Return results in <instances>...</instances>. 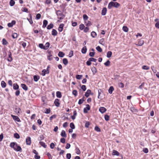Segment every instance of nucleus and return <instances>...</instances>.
<instances>
[{
  "label": "nucleus",
  "mask_w": 159,
  "mask_h": 159,
  "mask_svg": "<svg viewBox=\"0 0 159 159\" xmlns=\"http://www.w3.org/2000/svg\"><path fill=\"white\" fill-rule=\"evenodd\" d=\"M14 137L17 139H19L20 138V136L17 133H15L14 134Z\"/></svg>",
  "instance_id": "obj_47"
},
{
  "label": "nucleus",
  "mask_w": 159,
  "mask_h": 159,
  "mask_svg": "<svg viewBox=\"0 0 159 159\" xmlns=\"http://www.w3.org/2000/svg\"><path fill=\"white\" fill-rule=\"evenodd\" d=\"M75 150L76 153L77 154H80V150L79 148L77 147H76Z\"/></svg>",
  "instance_id": "obj_39"
},
{
  "label": "nucleus",
  "mask_w": 159,
  "mask_h": 159,
  "mask_svg": "<svg viewBox=\"0 0 159 159\" xmlns=\"http://www.w3.org/2000/svg\"><path fill=\"white\" fill-rule=\"evenodd\" d=\"M114 7L116 8H118L120 6V3H118L117 2H114V4L113 5Z\"/></svg>",
  "instance_id": "obj_36"
},
{
  "label": "nucleus",
  "mask_w": 159,
  "mask_h": 159,
  "mask_svg": "<svg viewBox=\"0 0 159 159\" xmlns=\"http://www.w3.org/2000/svg\"><path fill=\"white\" fill-rule=\"evenodd\" d=\"M59 100L57 98L55 99L54 103L57 107H59L60 105V103L59 102Z\"/></svg>",
  "instance_id": "obj_6"
},
{
  "label": "nucleus",
  "mask_w": 159,
  "mask_h": 159,
  "mask_svg": "<svg viewBox=\"0 0 159 159\" xmlns=\"http://www.w3.org/2000/svg\"><path fill=\"white\" fill-rule=\"evenodd\" d=\"M87 48L86 46L84 47L81 49V52L83 54H85L86 52Z\"/></svg>",
  "instance_id": "obj_19"
},
{
  "label": "nucleus",
  "mask_w": 159,
  "mask_h": 159,
  "mask_svg": "<svg viewBox=\"0 0 159 159\" xmlns=\"http://www.w3.org/2000/svg\"><path fill=\"white\" fill-rule=\"evenodd\" d=\"M123 30L125 32H127L128 31V28L126 26H123L122 28Z\"/></svg>",
  "instance_id": "obj_31"
},
{
  "label": "nucleus",
  "mask_w": 159,
  "mask_h": 159,
  "mask_svg": "<svg viewBox=\"0 0 159 159\" xmlns=\"http://www.w3.org/2000/svg\"><path fill=\"white\" fill-rule=\"evenodd\" d=\"M107 111L106 108L103 107H101L99 109V111L102 113H104Z\"/></svg>",
  "instance_id": "obj_8"
},
{
  "label": "nucleus",
  "mask_w": 159,
  "mask_h": 159,
  "mask_svg": "<svg viewBox=\"0 0 159 159\" xmlns=\"http://www.w3.org/2000/svg\"><path fill=\"white\" fill-rule=\"evenodd\" d=\"M85 25L88 27L91 26L92 24L91 21H85Z\"/></svg>",
  "instance_id": "obj_26"
},
{
  "label": "nucleus",
  "mask_w": 159,
  "mask_h": 159,
  "mask_svg": "<svg viewBox=\"0 0 159 159\" xmlns=\"http://www.w3.org/2000/svg\"><path fill=\"white\" fill-rule=\"evenodd\" d=\"M95 130L97 132H100L101 129L98 126H96L95 127Z\"/></svg>",
  "instance_id": "obj_63"
},
{
  "label": "nucleus",
  "mask_w": 159,
  "mask_h": 159,
  "mask_svg": "<svg viewBox=\"0 0 159 159\" xmlns=\"http://www.w3.org/2000/svg\"><path fill=\"white\" fill-rule=\"evenodd\" d=\"M110 63V61H109V60H108L106 62L104 63V65L107 66H109Z\"/></svg>",
  "instance_id": "obj_46"
},
{
  "label": "nucleus",
  "mask_w": 159,
  "mask_h": 159,
  "mask_svg": "<svg viewBox=\"0 0 159 159\" xmlns=\"http://www.w3.org/2000/svg\"><path fill=\"white\" fill-rule=\"evenodd\" d=\"M84 101V99L83 100V99H79V101L78 103L80 105V104H82Z\"/></svg>",
  "instance_id": "obj_62"
},
{
  "label": "nucleus",
  "mask_w": 159,
  "mask_h": 159,
  "mask_svg": "<svg viewBox=\"0 0 159 159\" xmlns=\"http://www.w3.org/2000/svg\"><path fill=\"white\" fill-rule=\"evenodd\" d=\"M112 155L114 156L116 155L117 156H119L120 155V153L117 151L113 150L112 153Z\"/></svg>",
  "instance_id": "obj_17"
},
{
  "label": "nucleus",
  "mask_w": 159,
  "mask_h": 159,
  "mask_svg": "<svg viewBox=\"0 0 159 159\" xmlns=\"http://www.w3.org/2000/svg\"><path fill=\"white\" fill-rule=\"evenodd\" d=\"M26 143L28 145H30L31 143V138L30 137H27L26 139Z\"/></svg>",
  "instance_id": "obj_4"
},
{
  "label": "nucleus",
  "mask_w": 159,
  "mask_h": 159,
  "mask_svg": "<svg viewBox=\"0 0 159 159\" xmlns=\"http://www.w3.org/2000/svg\"><path fill=\"white\" fill-rule=\"evenodd\" d=\"M118 86L120 88H123L124 87V84L122 83H118Z\"/></svg>",
  "instance_id": "obj_60"
},
{
  "label": "nucleus",
  "mask_w": 159,
  "mask_h": 159,
  "mask_svg": "<svg viewBox=\"0 0 159 159\" xmlns=\"http://www.w3.org/2000/svg\"><path fill=\"white\" fill-rule=\"evenodd\" d=\"M92 71L93 75L97 73V70L95 67H93L91 69Z\"/></svg>",
  "instance_id": "obj_30"
},
{
  "label": "nucleus",
  "mask_w": 159,
  "mask_h": 159,
  "mask_svg": "<svg viewBox=\"0 0 159 159\" xmlns=\"http://www.w3.org/2000/svg\"><path fill=\"white\" fill-rule=\"evenodd\" d=\"M64 55L65 54L62 52L60 51L58 53V56L60 57H62L64 56Z\"/></svg>",
  "instance_id": "obj_29"
},
{
  "label": "nucleus",
  "mask_w": 159,
  "mask_h": 159,
  "mask_svg": "<svg viewBox=\"0 0 159 159\" xmlns=\"http://www.w3.org/2000/svg\"><path fill=\"white\" fill-rule=\"evenodd\" d=\"M14 150L17 152L22 151V148L19 145L17 144V146H16L15 148H14Z\"/></svg>",
  "instance_id": "obj_5"
},
{
  "label": "nucleus",
  "mask_w": 159,
  "mask_h": 159,
  "mask_svg": "<svg viewBox=\"0 0 159 159\" xmlns=\"http://www.w3.org/2000/svg\"><path fill=\"white\" fill-rule=\"evenodd\" d=\"M8 53V57L7 58V60L9 62H11L12 60V58L11 57V53L10 52H9Z\"/></svg>",
  "instance_id": "obj_9"
},
{
  "label": "nucleus",
  "mask_w": 159,
  "mask_h": 159,
  "mask_svg": "<svg viewBox=\"0 0 159 159\" xmlns=\"http://www.w3.org/2000/svg\"><path fill=\"white\" fill-rule=\"evenodd\" d=\"M12 37L13 39L16 38L17 37V34L16 33H14L12 34Z\"/></svg>",
  "instance_id": "obj_59"
},
{
  "label": "nucleus",
  "mask_w": 159,
  "mask_h": 159,
  "mask_svg": "<svg viewBox=\"0 0 159 159\" xmlns=\"http://www.w3.org/2000/svg\"><path fill=\"white\" fill-rule=\"evenodd\" d=\"M1 85L2 87L4 88L6 86V84L4 81H2L1 83Z\"/></svg>",
  "instance_id": "obj_38"
},
{
  "label": "nucleus",
  "mask_w": 159,
  "mask_h": 159,
  "mask_svg": "<svg viewBox=\"0 0 159 159\" xmlns=\"http://www.w3.org/2000/svg\"><path fill=\"white\" fill-rule=\"evenodd\" d=\"M57 32L55 29H53L52 32V34L53 36H56L57 35Z\"/></svg>",
  "instance_id": "obj_24"
},
{
  "label": "nucleus",
  "mask_w": 159,
  "mask_h": 159,
  "mask_svg": "<svg viewBox=\"0 0 159 159\" xmlns=\"http://www.w3.org/2000/svg\"><path fill=\"white\" fill-rule=\"evenodd\" d=\"M82 76L83 75H76L75 77L77 79L80 80L82 78Z\"/></svg>",
  "instance_id": "obj_44"
},
{
  "label": "nucleus",
  "mask_w": 159,
  "mask_h": 159,
  "mask_svg": "<svg viewBox=\"0 0 159 159\" xmlns=\"http://www.w3.org/2000/svg\"><path fill=\"white\" fill-rule=\"evenodd\" d=\"M72 93L76 97L77 95V91L76 90H74L73 91Z\"/></svg>",
  "instance_id": "obj_54"
},
{
  "label": "nucleus",
  "mask_w": 159,
  "mask_h": 159,
  "mask_svg": "<svg viewBox=\"0 0 159 159\" xmlns=\"http://www.w3.org/2000/svg\"><path fill=\"white\" fill-rule=\"evenodd\" d=\"M96 48L97 49V50L99 52H102V49L99 46L97 47Z\"/></svg>",
  "instance_id": "obj_42"
},
{
  "label": "nucleus",
  "mask_w": 159,
  "mask_h": 159,
  "mask_svg": "<svg viewBox=\"0 0 159 159\" xmlns=\"http://www.w3.org/2000/svg\"><path fill=\"white\" fill-rule=\"evenodd\" d=\"M114 90V88L113 86H111L110 87L109 89H108V92L109 93L111 94L113 91Z\"/></svg>",
  "instance_id": "obj_22"
},
{
  "label": "nucleus",
  "mask_w": 159,
  "mask_h": 159,
  "mask_svg": "<svg viewBox=\"0 0 159 159\" xmlns=\"http://www.w3.org/2000/svg\"><path fill=\"white\" fill-rule=\"evenodd\" d=\"M112 53L111 51H109L107 53V57L108 58L110 57L112 55Z\"/></svg>",
  "instance_id": "obj_33"
},
{
  "label": "nucleus",
  "mask_w": 159,
  "mask_h": 159,
  "mask_svg": "<svg viewBox=\"0 0 159 159\" xmlns=\"http://www.w3.org/2000/svg\"><path fill=\"white\" fill-rule=\"evenodd\" d=\"M81 88L83 91H84L86 90V86L85 85H82L81 87Z\"/></svg>",
  "instance_id": "obj_56"
},
{
  "label": "nucleus",
  "mask_w": 159,
  "mask_h": 159,
  "mask_svg": "<svg viewBox=\"0 0 159 159\" xmlns=\"http://www.w3.org/2000/svg\"><path fill=\"white\" fill-rule=\"evenodd\" d=\"M11 116L13 118V119L15 121L17 122H20V120L19 118L17 116H14L12 115H11Z\"/></svg>",
  "instance_id": "obj_7"
},
{
  "label": "nucleus",
  "mask_w": 159,
  "mask_h": 159,
  "mask_svg": "<svg viewBox=\"0 0 159 159\" xmlns=\"http://www.w3.org/2000/svg\"><path fill=\"white\" fill-rule=\"evenodd\" d=\"M91 36L93 38H95L97 36L96 33L94 31H92L91 34Z\"/></svg>",
  "instance_id": "obj_35"
},
{
  "label": "nucleus",
  "mask_w": 159,
  "mask_h": 159,
  "mask_svg": "<svg viewBox=\"0 0 159 159\" xmlns=\"http://www.w3.org/2000/svg\"><path fill=\"white\" fill-rule=\"evenodd\" d=\"M48 23V21L46 20H44L43 21V25L42 26L43 28H45L46 27Z\"/></svg>",
  "instance_id": "obj_21"
},
{
  "label": "nucleus",
  "mask_w": 159,
  "mask_h": 159,
  "mask_svg": "<svg viewBox=\"0 0 159 159\" xmlns=\"http://www.w3.org/2000/svg\"><path fill=\"white\" fill-rule=\"evenodd\" d=\"M61 135L63 137L66 138L67 136L65 131L64 130H62L61 133Z\"/></svg>",
  "instance_id": "obj_20"
},
{
  "label": "nucleus",
  "mask_w": 159,
  "mask_h": 159,
  "mask_svg": "<svg viewBox=\"0 0 159 159\" xmlns=\"http://www.w3.org/2000/svg\"><path fill=\"white\" fill-rule=\"evenodd\" d=\"M56 14L58 16H61L60 17H58L60 20H62L63 19L65 16L64 15L63 13L60 10H57L56 11Z\"/></svg>",
  "instance_id": "obj_1"
},
{
  "label": "nucleus",
  "mask_w": 159,
  "mask_h": 159,
  "mask_svg": "<svg viewBox=\"0 0 159 159\" xmlns=\"http://www.w3.org/2000/svg\"><path fill=\"white\" fill-rule=\"evenodd\" d=\"M143 40L142 39H140L139 41V42L138 44H137V45L139 46H141L143 44Z\"/></svg>",
  "instance_id": "obj_25"
},
{
  "label": "nucleus",
  "mask_w": 159,
  "mask_h": 159,
  "mask_svg": "<svg viewBox=\"0 0 159 159\" xmlns=\"http://www.w3.org/2000/svg\"><path fill=\"white\" fill-rule=\"evenodd\" d=\"M64 26V24H60L58 28V30L59 32H61L63 30Z\"/></svg>",
  "instance_id": "obj_12"
},
{
  "label": "nucleus",
  "mask_w": 159,
  "mask_h": 159,
  "mask_svg": "<svg viewBox=\"0 0 159 159\" xmlns=\"http://www.w3.org/2000/svg\"><path fill=\"white\" fill-rule=\"evenodd\" d=\"M21 86L22 88L25 91H27L28 90V87L25 84H21Z\"/></svg>",
  "instance_id": "obj_15"
},
{
  "label": "nucleus",
  "mask_w": 159,
  "mask_h": 159,
  "mask_svg": "<svg viewBox=\"0 0 159 159\" xmlns=\"http://www.w3.org/2000/svg\"><path fill=\"white\" fill-rule=\"evenodd\" d=\"M71 157V155L70 153H67L66 155V157L67 159H70Z\"/></svg>",
  "instance_id": "obj_64"
},
{
  "label": "nucleus",
  "mask_w": 159,
  "mask_h": 159,
  "mask_svg": "<svg viewBox=\"0 0 159 159\" xmlns=\"http://www.w3.org/2000/svg\"><path fill=\"white\" fill-rule=\"evenodd\" d=\"M13 86V89L14 90H16L19 89V86L16 83L14 84Z\"/></svg>",
  "instance_id": "obj_13"
},
{
  "label": "nucleus",
  "mask_w": 159,
  "mask_h": 159,
  "mask_svg": "<svg viewBox=\"0 0 159 159\" xmlns=\"http://www.w3.org/2000/svg\"><path fill=\"white\" fill-rule=\"evenodd\" d=\"M2 44L3 45H7L8 44V42L5 39H3L2 40Z\"/></svg>",
  "instance_id": "obj_40"
},
{
  "label": "nucleus",
  "mask_w": 159,
  "mask_h": 159,
  "mask_svg": "<svg viewBox=\"0 0 159 159\" xmlns=\"http://www.w3.org/2000/svg\"><path fill=\"white\" fill-rule=\"evenodd\" d=\"M142 68L143 69L145 70H148L149 69V67L147 66H143Z\"/></svg>",
  "instance_id": "obj_52"
},
{
  "label": "nucleus",
  "mask_w": 159,
  "mask_h": 159,
  "mask_svg": "<svg viewBox=\"0 0 159 159\" xmlns=\"http://www.w3.org/2000/svg\"><path fill=\"white\" fill-rule=\"evenodd\" d=\"M20 111H21V109L20 108L16 107L15 108L14 111L17 114H19L20 113Z\"/></svg>",
  "instance_id": "obj_27"
},
{
  "label": "nucleus",
  "mask_w": 159,
  "mask_h": 159,
  "mask_svg": "<svg viewBox=\"0 0 159 159\" xmlns=\"http://www.w3.org/2000/svg\"><path fill=\"white\" fill-rule=\"evenodd\" d=\"M91 93V90L90 89H88L85 93V96L88 98L89 97L90 94Z\"/></svg>",
  "instance_id": "obj_16"
},
{
  "label": "nucleus",
  "mask_w": 159,
  "mask_h": 159,
  "mask_svg": "<svg viewBox=\"0 0 159 159\" xmlns=\"http://www.w3.org/2000/svg\"><path fill=\"white\" fill-rule=\"evenodd\" d=\"M39 47L42 49L44 50H46V49L44 47V46L43 45V44L42 43H39Z\"/></svg>",
  "instance_id": "obj_34"
},
{
  "label": "nucleus",
  "mask_w": 159,
  "mask_h": 159,
  "mask_svg": "<svg viewBox=\"0 0 159 159\" xmlns=\"http://www.w3.org/2000/svg\"><path fill=\"white\" fill-rule=\"evenodd\" d=\"M109 116L107 115H105L104 116V118L106 120V121H108L109 120Z\"/></svg>",
  "instance_id": "obj_48"
},
{
  "label": "nucleus",
  "mask_w": 159,
  "mask_h": 159,
  "mask_svg": "<svg viewBox=\"0 0 159 159\" xmlns=\"http://www.w3.org/2000/svg\"><path fill=\"white\" fill-rule=\"evenodd\" d=\"M86 107L84 109V112L85 113H88V111H89L90 109V107L89 105L87 104L86 105Z\"/></svg>",
  "instance_id": "obj_3"
},
{
  "label": "nucleus",
  "mask_w": 159,
  "mask_h": 159,
  "mask_svg": "<svg viewBox=\"0 0 159 159\" xmlns=\"http://www.w3.org/2000/svg\"><path fill=\"white\" fill-rule=\"evenodd\" d=\"M107 12V9L106 7H103L102 11L101 14L102 16L105 15Z\"/></svg>",
  "instance_id": "obj_11"
},
{
  "label": "nucleus",
  "mask_w": 159,
  "mask_h": 159,
  "mask_svg": "<svg viewBox=\"0 0 159 159\" xmlns=\"http://www.w3.org/2000/svg\"><path fill=\"white\" fill-rule=\"evenodd\" d=\"M46 73V71L45 69H43L42 71V75L43 76H45Z\"/></svg>",
  "instance_id": "obj_57"
},
{
  "label": "nucleus",
  "mask_w": 159,
  "mask_h": 159,
  "mask_svg": "<svg viewBox=\"0 0 159 159\" xmlns=\"http://www.w3.org/2000/svg\"><path fill=\"white\" fill-rule=\"evenodd\" d=\"M56 96L57 98H60L62 97L61 93L60 91H57L56 92Z\"/></svg>",
  "instance_id": "obj_23"
},
{
  "label": "nucleus",
  "mask_w": 159,
  "mask_h": 159,
  "mask_svg": "<svg viewBox=\"0 0 159 159\" xmlns=\"http://www.w3.org/2000/svg\"><path fill=\"white\" fill-rule=\"evenodd\" d=\"M48 55L47 56V58L48 60L51 61L52 60L53 57H52L53 52L52 51L48 50L47 51Z\"/></svg>",
  "instance_id": "obj_2"
},
{
  "label": "nucleus",
  "mask_w": 159,
  "mask_h": 159,
  "mask_svg": "<svg viewBox=\"0 0 159 159\" xmlns=\"http://www.w3.org/2000/svg\"><path fill=\"white\" fill-rule=\"evenodd\" d=\"M85 26L83 24H81L79 26V29L82 30L84 28Z\"/></svg>",
  "instance_id": "obj_50"
},
{
  "label": "nucleus",
  "mask_w": 159,
  "mask_h": 159,
  "mask_svg": "<svg viewBox=\"0 0 159 159\" xmlns=\"http://www.w3.org/2000/svg\"><path fill=\"white\" fill-rule=\"evenodd\" d=\"M17 145V143L16 142L11 143L10 144V146L11 148H13L14 150L15 148L16 147Z\"/></svg>",
  "instance_id": "obj_10"
},
{
  "label": "nucleus",
  "mask_w": 159,
  "mask_h": 159,
  "mask_svg": "<svg viewBox=\"0 0 159 159\" xmlns=\"http://www.w3.org/2000/svg\"><path fill=\"white\" fill-rule=\"evenodd\" d=\"M44 139V136L43 135H41L39 137L38 140L39 141H41L43 140Z\"/></svg>",
  "instance_id": "obj_45"
},
{
  "label": "nucleus",
  "mask_w": 159,
  "mask_h": 159,
  "mask_svg": "<svg viewBox=\"0 0 159 159\" xmlns=\"http://www.w3.org/2000/svg\"><path fill=\"white\" fill-rule=\"evenodd\" d=\"M15 4V2L13 0H10V5L11 6H13Z\"/></svg>",
  "instance_id": "obj_43"
},
{
  "label": "nucleus",
  "mask_w": 159,
  "mask_h": 159,
  "mask_svg": "<svg viewBox=\"0 0 159 159\" xmlns=\"http://www.w3.org/2000/svg\"><path fill=\"white\" fill-rule=\"evenodd\" d=\"M45 110L46 111L44 112V113L46 114H48L50 113V109L49 108H45Z\"/></svg>",
  "instance_id": "obj_53"
},
{
  "label": "nucleus",
  "mask_w": 159,
  "mask_h": 159,
  "mask_svg": "<svg viewBox=\"0 0 159 159\" xmlns=\"http://www.w3.org/2000/svg\"><path fill=\"white\" fill-rule=\"evenodd\" d=\"M114 2H111L109 3L108 5V7L109 9H111V8L112 7H114Z\"/></svg>",
  "instance_id": "obj_14"
},
{
  "label": "nucleus",
  "mask_w": 159,
  "mask_h": 159,
  "mask_svg": "<svg viewBox=\"0 0 159 159\" xmlns=\"http://www.w3.org/2000/svg\"><path fill=\"white\" fill-rule=\"evenodd\" d=\"M20 90H19V89L18 90H16V91L15 92V95L16 96H18L20 95Z\"/></svg>",
  "instance_id": "obj_55"
},
{
  "label": "nucleus",
  "mask_w": 159,
  "mask_h": 159,
  "mask_svg": "<svg viewBox=\"0 0 159 159\" xmlns=\"http://www.w3.org/2000/svg\"><path fill=\"white\" fill-rule=\"evenodd\" d=\"M39 144L42 146H43V148H46L47 147V145L45 144V143L42 141H40L39 142Z\"/></svg>",
  "instance_id": "obj_28"
},
{
  "label": "nucleus",
  "mask_w": 159,
  "mask_h": 159,
  "mask_svg": "<svg viewBox=\"0 0 159 159\" xmlns=\"http://www.w3.org/2000/svg\"><path fill=\"white\" fill-rule=\"evenodd\" d=\"M88 18V16L86 14H84L83 15V19L84 21H87Z\"/></svg>",
  "instance_id": "obj_41"
},
{
  "label": "nucleus",
  "mask_w": 159,
  "mask_h": 159,
  "mask_svg": "<svg viewBox=\"0 0 159 159\" xmlns=\"http://www.w3.org/2000/svg\"><path fill=\"white\" fill-rule=\"evenodd\" d=\"M143 151L145 153H147L148 152V150L147 148H145L143 150Z\"/></svg>",
  "instance_id": "obj_58"
},
{
  "label": "nucleus",
  "mask_w": 159,
  "mask_h": 159,
  "mask_svg": "<svg viewBox=\"0 0 159 159\" xmlns=\"http://www.w3.org/2000/svg\"><path fill=\"white\" fill-rule=\"evenodd\" d=\"M63 62L65 65H66L68 64V61L66 58H64L63 59Z\"/></svg>",
  "instance_id": "obj_32"
},
{
  "label": "nucleus",
  "mask_w": 159,
  "mask_h": 159,
  "mask_svg": "<svg viewBox=\"0 0 159 159\" xmlns=\"http://www.w3.org/2000/svg\"><path fill=\"white\" fill-rule=\"evenodd\" d=\"M34 81L35 82H37L40 79L39 76L37 75H35L33 76Z\"/></svg>",
  "instance_id": "obj_18"
},
{
  "label": "nucleus",
  "mask_w": 159,
  "mask_h": 159,
  "mask_svg": "<svg viewBox=\"0 0 159 159\" xmlns=\"http://www.w3.org/2000/svg\"><path fill=\"white\" fill-rule=\"evenodd\" d=\"M95 54L94 52H90L89 53V56L91 57H93Z\"/></svg>",
  "instance_id": "obj_61"
},
{
  "label": "nucleus",
  "mask_w": 159,
  "mask_h": 159,
  "mask_svg": "<svg viewBox=\"0 0 159 159\" xmlns=\"http://www.w3.org/2000/svg\"><path fill=\"white\" fill-rule=\"evenodd\" d=\"M50 46V43L49 42H47L46 43L45 45L44 46V47L46 49V50H47L48 48Z\"/></svg>",
  "instance_id": "obj_51"
},
{
  "label": "nucleus",
  "mask_w": 159,
  "mask_h": 159,
  "mask_svg": "<svg viewBox=\"0 0 159 159\" xmlns=\"http://www.w3.org/2000/svg\"><path fill=\"white\" fill-rule=\"evenodd\" d=\"M70 127L72 129H74L75 128V125L72 122L70 123Z\"/></svg>",
  "instance_id": "obj_49"
},
{
  "label": "nucleus",
  "mask_w": 159,
  "mask_h": 159,
  "mask_svg": "<svg viewBox=\"0 0 159 159\" xmlns=\"http://www.w3.org/2000/svg\"><path fill=\"white\" fill-rule=\"evenodd\" d=\"M53 25L52 23H51L48 26L47 29L48 30H50L53 28Z\"/></svg>",
  "instance_id": "obj_37"
}]
</instances>
